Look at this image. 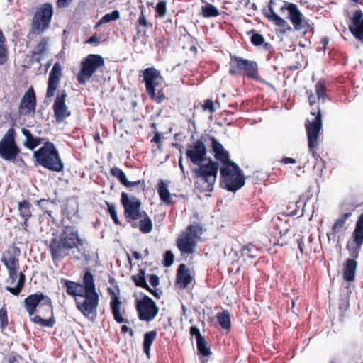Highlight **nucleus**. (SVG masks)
Returning <instances> with one entry per match:
<instances>
[{
  "instance_id": "nucleus-1",
  "label": "nucleus",
  "mask_w": 363,
  "mask_h": 363,
  "mask_svg": "<svg viewBox=\"0 0 363 363\" xmlns=\"http://www.w3.org/2000/svg\"><path fill=\"white\" fill-rule=\"evenodd\" d=\"M62 282L66 287L67 294L73 297L80 296L84 298L82 302L77 301V308L84 317L94 320L97 314L99 296L96 291L91 272L86 271L84 274L82 284L67 279H62Z\"/></svg>"
},
{
  "instance_id": "nucleus-2",
  "label": "nucleus",
  "mask_w": 363,
  "mask_h": 363,
  "mask_svg": "<svg viewBox=\"0 0 363 363\" xmlns=\"http://www.w3.org/2000/svg\"><path fill=\"white\" fill-rule=\"evenodd\" d=\"M85 240L80 238L79 230L72 225H65L60 234L52 233L48 249L54 262L62 261L71 250L83 247Z\"/></svg>"
},
{
  "instance_id": "nucleus-3",
  "label": "nucleus",
  "mask_w": 363,
  "mask_h": 363,
  "mask_svg": "<svg viewBox=\"0 0 363 363\" xmlns=\"http://www.w3.org/2000/svg\"><path fill=\"white\" fill-rule=\"evenodd\" d=\"M23 303L32 322L43 327H54L56 320L50 297L43 292L38 291L28 296Z\"/></svg>"
},
{
  "instance_id": "nucleus-4",
  "label": "nucleus",
  "mask_w": 363,
  "mask_h": 363,
  "mask_svg": "<svg viewBox=\"0 0 363 363\" xmlns=\"http://www.w3.org/2000/svg\"><path fill=\"white\" fill-rule=\"evenodd\" d=\"M228 72L231 76H242L274 89L271 84L267 82L259 76L258 64L255 61L230 55Z\"/></svg>"
},
{
  "instance_id": "nucleus-5",
  "label": "nucleus",
  "mask_w": 363,
  "mask_h": 363,
  "mask_svg": "<svg viewBox=\"0 0 363 363\" xmlns=\"http://www.w3.org/2000/svg\"><path fill=\"white\" fill-rule=\"evenodd\" d=\"M207 164H198L194 169L196 186L201 193L211 192L217 180L219 162L208 158Z\"/></svg>"
},
{
  "instance_id": "nucleus-6",
  "label": "nucleus",
  "mask_w": 363,
  "mask_h": 363,
  "mask_svg": "<svg viewBox=\"0 0 363 363\" xmlns=\"http://www.w3.org/2000/svg\"><path fill=\"white\" fill-rule=\"evenodd\" d=\"M220 186L230 192L240 189L245 184V177L240 167L233 161L221 165Z\"/></svg>"
},
{
  "instance_id": "nucleus-7",
  "label": "nucleus",
  "mask_w": 363,
  "mask_h": 363,
  "mask_svg": "<svg viewBox=\"0 0 363 363\" xmlns=\"http://www.w3.org/2000/svg\"><path fill=\"white\" fill-rule=\"evenodd\" d=\"M35 162L43 167L52 172H60L64 169V163L55 145L50 141L33 152Z\"/></svg>"
},
{
  "instance_id": "nucleus-8",
  "label": "nucleus",
  "mask_w": 363,
  "mask_h": 363,
  "mask_svg": "<svg viewBox=\"0 0 363 363\" xmlns=\"http://www.w3.org/2000/svg\"><path fill=\"white\" fill-rule=\"evenodd\" d=\"M145 83V91L150 98L157 104H161L165 99V96L162 89L156 93V88L162 85L164 82V78L160 72L155 67H148L142 72Z\"/></svg>"
},
{
  "instance_id": "nucleus-9",
  "label": "nucleus",
  "mask_w": 363,
  "mask_h": 363,
  "mask_svg": "<svg viewBox=\"0 0 363 363\" xmlns=\"http://www.w3.org/2000/svg\"><path fill=\"white\" fill-rule=\"evenodd\" d=\"M104 65V59L100 55H88L81 61L80 69L76 76L78 83L81 85L86 84L94 74Z\"/></svg>"
},
{
  "instance_id": "nucleus-10",
  "label": "nucleus",
  "mask_w": 363,
  "mask_h": 363,
  "mask_svg": "<svg viewBox=\"0 0 363 363\" xmlns=\"http://www.w3.org/2000/svg\"><path fill=\"white\" fill-rule=\"evenodd\" d=\"M52 15L51 4L45 3L38 7L31 21V33L35 35L43 33L50 27Z\"/></svg>"
},
{
  "instance_id": "nucleus-11",
  "label": "nucleus",
  "mask_w": 363,
  "mask_h": 363,
  "mask_svg": "<svg viewBox=\"0 0 363 363\" xmlns=\"http://www.w3.org/2000/svg\"><path fill=\"white\" fill-rule=\"evenodd\" d=\"M311 114L315 118L312 121H308L306 124V130L308 141V149L314 157H316L315 150L319 146V133L323 127L322 115L320 109L313 108Z\"/></svg>"
},
{
  "instance_id": "nucleus-12",
  "label": "nucleus",
  "mask_w": 363,
  "mask_h": 363,
  "mask_svg": "<svg viewBox=\"0 0 363 363\" xmlns=\"http://www.w3.org/2000/svg\"><path fill=\"white\" fill-rule=\"evenodd\" d=\"M16 131L9 128L0 140V157L4 160L14 162L19 157L21 150L15 140Z\"/></svg>"
},
{
  "instance_id": "nucleus-13",
  "label": "nucleus",
  "mask_w": 363,
  "mask_h": 363,
  "mask_svg": "<svg viewBox=\"0 0 363 363\" xmlns=\"http://www.w3.org/2000/svg\"><path fill=\"white\" fill-rule=\"evenodd\" d=\"M200 230V227L189 225L184 231L182 232L176 241L177 246L182 255L194 253L197 244L198 233Z\"/></svg>"
},
{
  "instance_id": "nucleus-14",
  "label": "nucleus",
  "mask_w": 363,
  "mask_h": 363,
  "mask_svg": "<svg viewBox=\"0 0 363 363\" xmlns=\"http://www.w3.org/2000/svg\"><path fill=\"white\" fill-rule=\"evenodd\" d=\"M121 202L124 208V216L127 222L131 224L134 228L138 227L136 220L141 218V202L136 197L130 198L128 195L123 192L121 196Z\"/></svg>"
},
{
  "instance_id": "nucleus-15",
  "label": "nucleus",
  "mask_w": 363,
  "mask_h": 363,
  "mask_svg": "<svg viewBox=\"0 0 363 363\" xmlns=\"http://www.w3.org/2000/svg\"><path fill=\"white\" fill-rule=\"evenodd\" d=\"M281 12L288 11V18L292 23L296 30H305L306 32L311 31L313 29L308 20H306L301 12L298 10L296 4L284 1V4L280 8Z\"/></svg>"
},
{
  "instance_id": "nucleus-16",
  "label": "nucleus",
  "mask_w": 363,
  "mask_h": 363,
  "mask_svg": "<svg viewBox=\"0 0 363 363\" xmlns=\"http://www.w3.org/2000/svg\"><path fill=\"white\" fill-rule=\"evenodd\" d=\"M135 308L139 320L146 322L152 320L159 313V307L155 302L147 295L138 300Z\"/></svg>"
},
{
  "instance_id": "nucleus-17",
  "label": "nucleus",
  "mask_w": 363,
  "mask_h": 363,
  "mask_svg": "<svg viewBox=\"0 0 363 363\" xmlns=\"http://www.w3.org/2000/svg\"><path fill=\"white\" fill-rule=\"evenodd\" d=\"M67 94L65 89L57 91L53 104L54 116L57 123H62L71 116V111L66 105Z\"/></svg>"
},
{
  "instance_id": "nucleus-18",
  "label": "nucleus",
  "mask_w": 363,
  "mask_h": 363,
  "mask_svg": "<svg viewBox=\"0 0 363 363\" xmlns=\"http://www.w3.org/2000/svg\"><path fill=\"white\" fill-rule=\"evenodd\" d=\"M207 150L204 142L197 140L196 142L188 145L186 150V157L195 165L203 163L206 158Z\"/></svg>"
},
{
  "instance_id": "nucleus-19",
  "label": "nucleus",
  "mask_w": 363,
  "mask_h": 363,
  "mask_svg": "<svg viewBox=\"0 0 363 363\" xmlns=\"http://www.w3.org/2000/svg\"><path fill=\"white\" fill-rule=\"evenodd\" d=\"M37 106L36 96L33 87H30L23 96L18 107L20 116L35 113Z\"/></svg>"
},
{
  "instance_id": "nucleus-20",
  "label": "nucleus",
  "mask_w": 363,
  "mask_h": 363,
  "mask_svg": "<svg viewBox=\"0 0 363 363\" xmlns=\"http://www.w3.org/2000/svg\"><path fill=\"white\" fill-rule=\"evenodd\" d=\"M348 29L353 37L363 45V12L361 9L354 11L350 17Z\"/></svg>"
},
{
  "instance_id": "nucleus-21",
  "label": "nucleus",
  "mask_w": 363,
  "mask_h": 363,
  "mask_svg": "<svg viewBox=\"0 0 363 363\" xmlns=\"http://www.w3.org/2000/svg\"><path fill=\"white\" fill-rule=\"evenodd\" d=\"M108 292L111 296L110 307L113 319L118 323H128V319L123 318L125 311L122 309V302L120 298L111 288H108Z\"/></svg>"
},
{
  "instance_id": "nucleus-22",
  "label": "nucleus",
  "mask_w": 363,
  "mask_h": 363,
  "mask_svg": "<svg viewBox=\"0 0 363 363\" xmlns=\"http://www.w3.org/2000/svg\"><path fill=\"white\" fill-rule=\"evenodd\" d=\"M62 75V66L60 62H57L54 64L51 71L49 73L48 87L46 91L47 98H52L55 96V91L59 86Z\"/></svg>"
},
{
  "instance_id": "nucleus-23",
  "label": "nucleus",
  "mask_w": 363,
  "mask_h": 363,
  "mask_svg": "<svg viewBox=\"0 0 363 363\" xmlns=\"http://www.w3.org/2000/svg\"><path fill=\"white\" fill-rule=\"evenodd\" d=\"M110 174L113 177L116 178L119 182L127 189L137 187L142 192H144L146 189V184L144 179L137 180L135 182H130L128 180L124 172L117 167H113L110 169Z\"/></svg>"
},
{
  "instance_id": "nucleus-24",
  "label": "nucleus",
  "mask_w": 363,
  "mask_h": 363,
  "mask_svg": "<svg viewBox=\"0 0 363 363\" xmlns=\"http://www.w3.org/2000/svg\"><path fill=\"white\" fill-rule=\"evenodd\" d=\"M20 255V248L13 243L2 254L1 261L6 269L19 268L18 257Z\"/></svg>"
},
{
  "instance_id": "nucleus-25",
  "label": "nucleus",
  "mask_w": 363,
  "mask_h": 363,
  "mask_svg": "<svg viewBox=\"0 0 363 363\" xmlns=\"http://www.w3.org/2000/svg\"><path fill=\"white\" fill-rule=\"evenodd\" d=\"M211 140L212 151L213 152L214 158L217 162H220L221 165L227 164L232 160L230 158L229 153L223 145L219 143L214 137H210Z\"/></svg>"
},
{
  "instance_id": "nucleus-26",
  "label": "nucleus",
  "mask_w": 363,
  "mask_h": 363,
  "mask_svg": "<svg viewBox=\"0 0 363 363\" xmlns=\"http://www.w3.org/2000/svg\"><path fill=\"white\" fill-rule=\"evenodd\" d=\"M192 281V277L190 274L189 269L185 264L179 265L177 275L176 283L181 289H185Z\"/></svg>"
},
{
  "instance_id": "nucleus-27",
  "label": "nucleus",
  "mask_w": 363,
  "mask_h": 363,
  "mask_svg": "<svg viewBox=\"0 0 363 363\" xmlns=\"http://www.w3.org/2000/svg\"><path fill=\"white\" fill-rule=\"evenodd\" d=\"M350 212L342 214L334 223L332 229L330 232L327 233L328 240H335V235L340 233H344L346 230L345 223L347 220L351 216Z\"/></svg>"
},
{
  "instance_id": "nucleus-28",
  "label": "nucleus",
  "mask_w": 363,
  "mask_h": 363,
  "mask_svg": "<svg viewBox=\"0 0 363 363\" xmlns=\"http://www.w3.org/2000/svg\"><path fill=\"white\" fill-rule=\"evenodd\" d=\"M263 13L269 21L283 28L284 31L291 30L289 23L284 18L277 15L271 6H269L267 9L264 10Z\"/></svg>"
},
{
  "instance_id": "nucleus-29",
  "label": "nucleus",
  "mask_w": 363,
  "mask_h": 363,
  "mask_svg": "<svg viewBox=\"0 0 363 363\" xmlns=\"http://www.w3.org/2000/svg\"><path fill=\"white\" fill-rule=\"evenodd\" d=\"M358 262L353 259H347L343 264L342 277L345 281H354Z\"/></svg>"
},
{
  "instance_id": "nucleus-30",
  "label": "nucleus",
  "mask_w": 363,
  "mask_h": 363,
  "mask_svg": "<svg viewBox=\"0 0 363 363\" xmlns=\"http://www.w3.org/2000/svg\"><path fill=\"white\" fill-rule=\"evenodd\" d=\"M49 38H43L36 45L35 50L32 52V60L36 62H40L43 58L48 50Z\"/></svg>"
},
{
  "instance_id": "nucleus-31",
  "label": "nucleus",
  "mask_w": 363,
  "mask_h": 363,
  "mask_svg": "<svg viewBox=\"0 0 363 363\" xmlns=\"http://www.w3.org/2000/svg\"><path fill=\"white\" fill-rule=\"evenodd\" d=\"M157 193L161 201L165 205H172L174 203L172 199V194L167 189L166 184L162 180H160L157 184Z\"/></svg>"
},
{
  "instance_id": "nucleus-32",
  "label": "nucleus",
  "mask_w": 363,
  "mask_h": 363,
  "mask_svg": "<svg viewBox=\"0 0 363 363\" xmlns=\"http://www.w3.org/2000/svg\"><path fill=\"white\" fill-rule=\"evenodd\" d=\"M352 241L363 244V214L358 217L352 235Z\"/></svg>"
},
{
  "instance_id": "nucleus-33",
  "label": "nucleus",
  "mask_w": 363,
  "mask_h": 363,
  "mask_svg": "<svg viewBox=\"0 0 363 363\" xmlns=\"http://www.w3.org/2000/svg\"><path fill=\"white\" fill-rule=\"evenodd\" d=\"M32 205L27 199L18 202V210L23 220H28L32 216Z\"/></svg>"
},
{
  "instance_id": "nucleus-34",
  "label": "nucleus",
  "mask_w": 363,
  "mask_h": 363,
  "mask_svg": "<svg viewBox=\"0 0 363 363\" xmlns=\"http://www.w3.org/2000/svg\"><path fill=\"white\" fill-rule=\"evenodd\" d=\"M138 226L140 230L145 234L150 233L152 230V222L147 213L144 211H143V215L141 216Z\"/></svg>"
},
{
  "instance_id": "nucleus-35",
  "label": "nucleus",
  "mask_w": 363,
  "mask_h": 363,
  "mask_svg": "<svg viewBox=\"0 0 363 363\" xmlns=\"http://www.w3.org/2000/svg\"><path fill=\"white\" fill-rule=\"evenodd\" d=\"M156 337V330L147 332L144 335L143 351L147 357H150L151 345L152 342L155 341Z\"/></svg>"
},
{
  "instance_id": "nucleus-36",
  "label": "nucleus",
  "mask_w": 363,
  "mask_h": 363,
  "mask_svg": "<svg viewBox=\"0 0 363 363\" xmlns=\"http://www.w3.org/2000/svg\"><path fill=\"white\" fill-rule=\"evenodd\" d=\"M18 283L15 287H12L10 286L6 287V290L14 296H18L21 294L25 286L26 279V275L22 272L18 274Z\"/></svg>"
},
{
  "instance_id": "nucleus-37",
  "label": "nucleus",
  "mask_w": 363,
  "mask_h": 363,
  "mask_svg": "<svg viewBox=\"0 0 363 363\" xmlns=\"http://www.w3.org/2000/svg\"><path fill=\"white\" fill-rule=\"evenodd\" d=\"M219 325L223 329L230 330L231 328L230 316L228 310H223L216 315Z\"/></svg>"
},
{
  "instance_id": "nucleus-38",
  "label": "nucleus",
  "mask_w": 363,
  "mask_h": 363,
  "mask_svg": "<svg viewBox=\"0 0 363 363\" xmlns=\"http://www.w3.org/2000/svg\"><path fill=\"white\" fill-rule=\"evenodd\" d=\"M9 50L6 45V40L0 29V65L5 64L8 60Z\"/></svg>"
},
{
  "instance_id": "nucleus-39",
  "label": "nucleus",
  "mask_w": 363,
  "mask_h": 363,
  "mask_svg": "<svg viewBox=\"0 0 363 363\" xmlns=\"http://www.w3.org/2000/svg\"><path fill=\"white\" fill-rule=\"evenodd\" d=\"M132 281L135 283V286L142 287L143 289L148 288V284L145 279V269H140L136 274L131 276Z\"/></svg>"
},
{
  "instance_id": "nucleus-40",
  "label": "nucleus",
  "mask_w": 363,
  "mask_h": 363,
  "mask_svg": "<svg viewBox=\"0 0 363 363\" xmlns=\"http://www.w3.org/2000/svg\"><path fill=\"white\" fill-rule=\"evenodd\" d=\"M21 132L26 138L24 146L29 150H34L36 147V137H34L30 130L27 128H23Z\"/></svg>"
},
{
  "instance_id": "nucleus-41",
  "label": "nucleus",
  "mask_w": 363,
  "mask_h": 363,
  "mask_svg": "<svg viewBox=\"0 0 363 363\" xmlns=\"http://www.w3.org/2000/svg\"><path fill=\"white\" fill-rule=\"evenodd\" d=\"M257 249L252 244L243 245L240 249L241 257L244 259L254 258L257 256Z\"/></svg>"
},
{
  "instance_id": "nucleus-42",
  "label": "nucleus",
  "mask_w": 363,
  "mask_h": 363,
  "mask_svg": "<svg viewBox=\"0 0 363 363\" xmlns=\"http://www.w3.org/2000/svg\"><path fill=\"white\" fill-rule=\"evenodd\" d=\"M363 244L355 242L354 241L349 242L347 245V249L350 251V259H356L359 257V250Z\"/></svg>"
},
{
  "instance_id": "nucleus-43",
  "label": "nucleus",
  "mask_w": 363,
  "mask_h": 363,
  "mask_svg": "<svg viewBox=\"0 0 363 363\" xmlns=\"http://www.w3.org/2000/svg\"><path fill=\"white\" fill-rule=\"evenodd\" d=\"M198 352L203 357L209 356L211 354V349L204 337L196 341Z\"/></svg>"
},
{
  "instance_id": "nucleus-44",
  "label": "nucleus",
  "mask_w": 363,
  "mask_h": 363,
  "mask_svg": "<svg viewBox=\"0 0 363 363\" xmlns=\"http://www.w3.org/2000/svg\"><path fill=\"white\" fill-rule=\"evenodd\" d=\"M216 104L220 105L219 101H216L213 102L212 99H208L203 101V102L201 104V108L203 111L208 112L211 115H213V113L216 112Z\"/></svg>"
},
{
  "instance_id": "nucleus-45",
  "label": "nucleus",
  "mask_w": 363,
  "mask_h": 363,
  "mask_svg": "<svg viewBox=\"0 0 363 363\" xmlns=\"http://www.w3.org/2000/svg\"><path fill=\"white\" fill-rule=\"evenodd\" d=\"M202 14L206 18L216 17L219 15V12L213 5L207 4L202 7Z\"/></svg>"
},
{
  "instance_id": "nucleus-46",
  "label": "nucleus",
  "mask_w": 363,
  "mask_h": 363,
  "mask_svg": "<svg viewBox=\"0 0 363 363\" xmlns=\"http://www.w3.org/2000/svg\"><path fill=\"white\" fill-rule=\"evenodd\" d=\"M300 207V201L289 202L286 208V211L285 212L286 216H296L298 213Z\"/></svg>"
},
{
  "instance_id": "nucleus-47",
  "label": "nucleus",
  "mask_w": 363,
  "mask_h": 363,
  "mask_svg": "<svg viewBox=\"0 0 363 363\" xmlns=\"http://www.w3.org/2000/svg\"><path fill=\"white\" fill-rule=\"evenodd\" d=\"M120 18V13L118 10H114L110 13L105 14L99 21V24H104L112 21H116Z\"/></svg>"
},
{
  "instance_id": "nucleus-48",
  "label": "nucleus",
  "mask_w": 363,
  "mask_h": 363,
  "mask_svg": "<svg viewBox=\"0 0 363 363\" xmlns=\"http://www.w3.org/2000/svg\"><path fill=\"white\" fill-rule=\"evenodd\" d=\"M52 203V204H57L55 200H50V199H40V200L36 201L37 205L41 208L42 209L45 211V213L52 218V211L48 209L47 204L48 203Z\"/></svg>"
},
{
  "instance_id": "nucleus-49",
  "label": "nucleus",
  "mask_w": 363,
  "mask_h": 363,
  "mask_svg": "<svg viewBox=\"0 0 363 363\" xmlns=\"http://www.w3.org/2000/svg\"><path fill=\"white\" fill-rule=\"evenodd\" d=\"M106 203L108 206V212L109 213L113 223L117 225H121V223L117 216V212L115 206L113 203H108V201H106Z\"/></svg>"
},
{
  "instance_id": "nucleus-50",
  "label": "nucleus",
  "mask_w": 363,
  "mask_h": 363,
  "mask_svg": "<svg viewBox=\"0 0 363 363\" xmlns=\"http://www.w3.org/2000/svg\"><path fill=\"white\" fill-rule=\"evenodd\" d=\"M155 11L158 16L163 18L167 13V2L164 0L160 1L155 6Z\"/></svg>"
},
{
  "instance_id": "nucleus-51",
  "label": "nucleus",
  "mask_w": 363,
  "mask_h": 363,
  "mask_svg": "<svg viewBox=\"0 0 363 363\" xmlns=\"http://www.w3.org/2000/svg\"><path fill=\"white\" fill-rule=\"evenodd\" d=\"M6 269L9 275L6 283L9 284L10 286H11L17 279L18 268H9Z\"/></svg>"
},
{
  "instance_id": "nucleus-52",
  "label": "nucleus",
  "mask_w": 363,
  "mask_h": 363,
  "mask_svg": "<svg viewBox=\"0 0 363 363\" xmlns=\"http://www.w3.org/2000/svg\"><path fill=\"white\" fill-rule=\"evenodd\" d=\"M315 92L318 99H324L326 96V87L322 82L319 81L315 84Z\"/></svg>"
},
{
  "instance_id": "nucleus-53",
  "label": "nucleus",
  "mask_w": 363,
  "mask_h": 363,
  "mask_svg": "<svg viewBox=\"0 0 363 363\" xmlns=\"http://www.w3.org/2000/svg\"><path fill=\"white\" fill-rule=\"evenodd\" d=\"M253 33L252 35L250 38V42L255 46H259L264 43V38L262 35L257 33H254V30H251Z\"/></svg>"
},
{
  "instance_id": "nucleus-54",
  "label": "nucleus",
  "mask_w": 363,
  "mask_h": 363,
  "mask_svg": "<svg viewBox=\"0 0 363 363\" xmlns=\"http://www.w3.org/2000/svg\"><path fill=\"white\" fill-rule=\"evenodd\" d=\"M9 324L7 310L5 307L0 308V328L4 329Z\"/></svg>"
},
{
  "instance_id": "nucleus-55",
  "label": "nucleus",
  "mask_w": 363,
  "mask_h": 363,
  "mask_svg": "<svg viewBox=\"0 0 363 363\" xmlns=\"http://www.w3.org/2000/svg\"><path fill=\"white\" fill-rule=\"evenodd\" d=\"M174 255L170 250H167L164 256V262L163 264L165 267H169L173 264L174 262Z\"/></svg>"
},
{
  "instance_id": "nucleus-56",
  "label": "nucleus",
  "mask_w": 363,
  "mask_h": 363,
  "mask_svg": "<svg viewBox=\"0 0 363 363\" xmlns=\"http://www.w3.org/2000/svg\"><path fill=\"white\" fill-rule=\"evenodd\" d=\"M138 22L140 26H142L143 27L151 28L152 26V24L151 23H148L147 21L146 18L144 14L143 9L141 10Z\"/></svg>"
},
{
  "instance_id": "nucleus-57",
  "label": "nucleus",
  "mask_w": 363,
  "mask_h": 363,
  "mask_svg": "<svg viewBox=\"0 0 363 363\" xmlns=\"http://www.w3.org/2000/svg\"><path fill=\"white\" fill-rule=\"evenodd\" d=\"M306 94H307V96L308 99L309 104L311 107V110H313V108L316 109L318 107V108H320L319 106L316 104L315 97L313 95V92L311 91H307Z\"/></svg>"
},
{
  "instance_id": "nucleus-58",
  "label": "nucleus",
  "mask_w": 363,
  "mask_h": 363,
  "mask_svg": "<svg viewBox=\"0 0 363 363\" xmlns=\"http://www.w3.org/2000/svg\"><path fill=\"white\" fill-rule=\"evenodd\" d=\"M189 333L191 337L195 336L196 341L203 337L201 335L199 329L195 325L191 326Z\"/></svg>"
},
{
  "instance_id": "nucleus-59",
  "label": "nucleus",
  "mask_w": 363,
  "mask_h": 363,
  "mask_svg": "<svg viewBox=\"0 0 363 363\" xmlns=\"http://www.w3.org/2000/svg\"><path fill=\"white\" fill-rule=\"evenodd\" d=\"M18 359H21V356L18 354L16 352H13L8 357L7 362L8 363H15L17 362Z\"/></svg>"
},
{
  "instance_id": "nucleus-60",
  "label": "nucleus",
  "mask_w": 363,
  "mask_h": 363,
  "mask_svg": "<svg viewBox=\"0 0 363 363\" xmlns=\"http://www.w3.org/2000/svg\"><path fill=\"white\" fill-rule=\"evenodd\" d=\"M149 281L153 287H157L160 284V280L156 274H151L149 277Z\"/></svg>"
},
{
  "instance_id": "nucleus-61",
  "label": "nucleus",
  "mask_w": 363,
  "mask_h": 363,
  "mask_svg": "<svg viewBox=\"0 0 363 363\" xmlns=\"http://www.w3.org/2000/svg\"><path fill=\"white\" fill-rule=\"evenodd\" d=\"M317 162L316 164L314 165L313 167V169L315 170V169H318L320 170V172L323 171V168L325 167L324 164H319L318 162L320 161L321 163H323V160H322V158L319 156V155H317Z\"/></svg>"
},
{
  "instance_id": "nucleus-62",
  "label": "nucleus",
  "mask_w": 363,
  "mask_h": 363,
  "mask_svg": "<svg viewBox=\"0 0 363 363\" xmlns=\"http://www.w3.org/2000/svg\"><path fill=\"white\" fill-rule=\"evenodd\" d=\"M161 138V134L158 132H155L153 138L151 140V142L157 143L158 147L160 148Z\"/></svg>"
},
{
  "instance_id": "nucleus-63",
  "label": "nucleus",
  "mask_w": 363,
  "mask_h": 363,
  "mask_svg": "<svg viewBox=\"0 0 363 363\" xmlns=\"http://www.w3.org/2000/svg\"><path fill=\"white\" fill-rule=\"evenodd\" d=\"M296 243L298 244V249L301 255L304 254V244L303 241V237L296 239Z\"/></svg>"
},
{
  "instance_id": "nucleus-64",
  "label": "nucleus",
  "mask_w": 363,
  "mask_h": 363,
  "mask_svg": "<svg viewBox=\"0 0 363 363\" xmlns=\"http://www.w3.org/2000/svg\"><path fill=\"white\" fill-rule=\"evenodd\" d=\"M86 43L89 44H99L100 40L96 35H94L87 40Z\"/></svg>"
}]
</instances>
